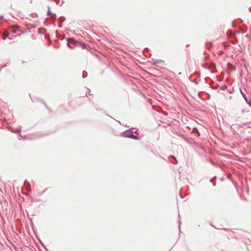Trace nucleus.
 Instances as JSON below:
<instances>
[{
    "mask_svg": "<svg viewBox=\"0 0 251 251\" xmlns=\"http://www.w3.org/2000/svg\"><path fill=\"white\" fill-rule=\"evenodd\" d=\"M128 137L129 138H132V139H138V137L133 134H130V135H129L128 136Z\"/></svg>",
    "mask_w": 251,
    "mask_h": 251,
    "instance_id": "7ed1b4c3",
    "label": "nucleus"
},
{
    "mask_svg": "<svg viewBox=\"0 0 251 251\" xmlns=\"http://www.w3.org/2000/svg\"><path fill=\"white\" fill-rule=\"evenodd\" d=\"M240 92H241V94H242V96H243V98H244V99H245L246 101H247V98H246V97L245 95L243 93V92H242V91L241 90V89H240Z\"/></svg>",
    "mask_w": 251,
    "mask_h": 251,
    "instance_id": "20e7f679",
    "label": "nucleus"
},
{
    "mask_svg": "<svg viewBox=\"0 0 251 251\" xmlns=\"http://www.w3.org/2000/svg\"><path fill=\"white\" fill-rule=\"evenodd\" d=\"M9 33L7 31H5L2 33V39L5 40L8 37Z\"/></svg>",
    "mask_w": 251,
    "mask_h": 251,
    "instance_id": "f03ea898",
    "label": "nucleus"
},
{
    "mask_svg": "<svg viewBox=\"0 0 251 251\" xmlns=\"http://www.w3.org/2000/svg\"><path fill=\"white\" fill-rule=\"evenodd\" d=\"M19 26L16 25H12L10 27V29H11L12 30V32L13 33H15L16 32V30L17 29V28L19 27Z\"/></svg>",
    "mask_w": 251,
    "mask_h": 251,
    "instance_id": "f257e3e1",
    "label": "nucleus"
}]
</instances>
